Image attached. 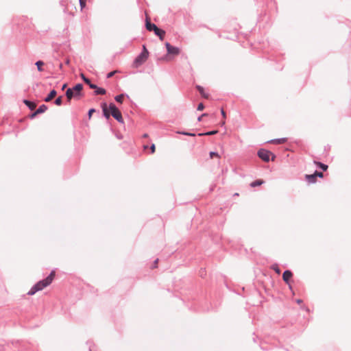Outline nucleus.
I'll list each match as a JSON object with an SVG mask.
<instances>
[{"label": "nucleus", "mask_w": 351, "mask_h": 351, "mask_svg": "<svg viewBox=\"0 0 351 351\" xmlns=\"http://www.w3.org/2000/svg\"><path fill=\"white\" fill-rule=\"evenodd\" d=\"M89 87H90V88H92V89H96V88H97V86H96L95 84H92V83L89 85Z\"/></svg>", "instance_id": "f704fd0d"}, {"label": "nucleus", "mask_w": 351, "mask_h": 351, "mask_svg": "<svg viewBox=\"0 0 351 351\" xmlns=\"http://www.w3.org/2000/svg\"><path fill=\"white\" fill-rule=\"evenodd\" d=\"M67 84H64L62 87V90H64L66 87Z\"/></svg>", "instance_id": "79ce46f5"}, {"label": "nucleus", "mask_w": 351, "mask_h": 351, "mask_svg": "<svg viewBox=\"0 0 351 351\" xmlns=\"http://www.w3.org/2000/svg\"><path fill=\"white\" fill-rule=\"evenodd\" d=\"M94 112H95V110H94V109H90V110H89V112H88V117H89V118H90V117H91L92 114H93Z\"/></svg>", "instance_id": "c9c22d12"}, {"label": "nucleus", "mask_w": 351, "mask_h": 351, "mask_svg": "<svg viewBox=\"0 0 351 351\" xmlns=\"http://www.w3.org/2000/svg\"><path fill=\"white\" fill-rule=\"evenodd\" d=\"M86 84H88V86L91 84L90 81L89 79L86 78V79H84V81Z\"/></svg>", "instance_id": "e433bc0d"}, {"label": "nucleus", "mask_w": 351, "mask_h": 351, "mask_svg": "<svg viewBox=\"0 0 351 351\" xmlns=\"http://www.w3.org/2000/svg\"><path fill=\"white\" fill-rule=\"evenodd\" d=\"M47 110V106L43 104L40 106H39V108L36 110V113L41 114V113L45 112Z\"/></svg>", "instance_id": "2eb2a0df"}, {"label": "nucleus", "mask_w": 351, "mask_h": 351, "mask_svg": "<svg viewBox=\"0 0 351 351\" xmlns=\"http://www.w3.org/2000/svg\"><path fill=\"white\" fill-rule=\"evenodd\" d=\"M95 93L97 95H105L106 94V90L103 88H99L97 87V88L95 89Z\"/></svg>", "instance_id": "a211bd4d"}, {"label": "nucleus", "mask_w": 351, "mask_h": 351, "mask_svg": "<svg viewBox=\"0 0 351 351\" xmlns=\"http://www.w3.org/2000/svg\"><path fill=\"white\" fill-rule=\"evenodd\" d=\"M123 98H124V95L123 94H121V95H117L115 97V100L119 102V103H122L123 101Z\"/></svg>", "instance_id": "6ab92c4d"}, {"label": "nucleus", "mask_w": 351, "mask_h": 351, "mask_svg": "<svg viewBox=\"0 0 351 351\" xmlns=\"http://www.w3.org/2000/svg\"><path fill=\"white\" fill-rule=\"evenodd\" d=\"M101 107H102V110H103V112H104V116L107 119H109L110 118V115L111 114V113H110V111L109 108H108L107 104L106 103L102 104Z\"/></svg>", "instance_id": "1a4fd4ad"}, {"label": "nucleus", "mask_w": 351, "mask_h": 351, "mask_svg": "<svg viewBox=\"0 0 351 351\" xmlns=\"http://www.w3.org/2000/svg\"><path fill=\"white\" fill-rule=\"evenodd\" d=\"M37 114H39V113H36V110L31 115V118H34Z\"/></svg>", "instance_id": "4c0bfd02"}, {"label": "nucleus", "mask_w": 351, "mask_h": 351, "mask_svg": "<svg viewBox=\"0 0 351 351\" xmlns=\"http://www.w3.org/2000/svg\"><path fill=\"white\" fill-rule=\"evenodd\" d=\"M315 163L319 166L320 168H322L324 171H326L328 169V166L326 165H324L319 162H315Z\"/></svg>", "instance_id": "412c9836"}, {"label": "nucleus", "mask_w": 351, "mask_h": 351, "mask_svg": "<svg viewBox=\"0 0 351 351\" xmlns=\"http://www.w3.org/2000/svg\"><path fill=\"white\" fill-rule=\"evenodd\" d=\"M263 183V180H256L254 182H252L251 184H250V186L252 187H256L257 186H260Z\"/></svg>", "instance_id": "f3484780"}, {"label": "nucleus", "mask_w": 351, "mask_h": 351, "mask_svg": "<svg viewBox=\"0 0 351 351\" xmlns=\"http://www.w3.org/2000/svg\"><path fill=\"white\" fill-rule=\"evenodd\" d=\"M167 53L169 55L177 56L180 53V49L178 47L171 45L169 43H165Z\"/></svg>", "instance_id": "423d86ee"}, {"label": "nucleus", "mask_w": 351, "mask_h": 351, "mask_svg": "<svg viewBox=\"0 0 351 351\" xmlns=\"http://www.w3.org/2000/svg\"><path fill=\"white\" fill-rule=\"evenodd\" d=\"M209 155H210V158L211 159L213 158L214 157H217L218 158H220V156L218 154V153L215 152H210Z\"/></svg>", "instance_id": "5701e85b"}, {"label": "nucleus", "mask_w": 351, "mask_h": 351, "mask_svg": "<svg viewBox=\"0 0 351 351\" xmlns=\"http://www.w3.org/2000/svg\"><path fill=\"white\" fill-rule=\"evenodd\" d=\"M83 85L81 84H76L73 88H68L66 91V96L69 101L73 97L80 98L82 95Z\"/></svg>", "instance_id": "f03ea898"}, {"label": "nucleus", "mask_w": 351, "mask_h": 351, "mask_svg": "<svg viewBox=\"0 0 351 351\" xmlns=\"http://www.w3.org/2000/svg\"><path fill=\"white\" fill-rule=\"evenodd\" d=\"M147 136H148V135H147V134H145L143 135V137H145V138H146V137H147Z\"/></svg>", "instance_id": "c03bdc74"}, {"label": "nucleus", "mask_w": 351, "mask_h": 351, "mask_svg": "<svg viewBox=\"0 0 351 351\" xmlns=\"http://www.w3.org/2000/svg\"><path fill=\"white\" fill-rule=\"evenodd\" d=\"M293 274L291 271L287 270L282 274V278L286 283H289V280L291 278Z\"/></svg>", "instance_id": "6e6552de"}, {"label": "nucleus", "mask_w": 351, "mask_h": 351, "mask_svg": "<svg viewBox=\"0 0 351 351\" xmlns=\"http://www.w3.org/2000/svg\"><path fill=\"white\" fill-rule=\"evenodd\" d=\"M197 90H199V93L204 97V98H208V94H206L204 93V88L203 87L200 86H197Z\"/></svg>", "instance_id": "dca6fc26"}, {"label": "nucleus", "mask_w": 351, "mask_h": 351, "mask_svg": "<svg viewBox=\"0 0 351 351\" xmlns=\"http://www.w3.org/2000/svg\"><path fill=\"white\" fill-rule=\"evenodd\" d=\"M150 149H151V152L152 154H154L156 151V146L154 144H152V146L150 147Z\"/></svg>", "instance_id": "2f4dec72"}, {"label": "nucleus", "mask_w": 351, "mask_h": 351, "mask_svg": "<svg viewBox=\"0 0 351 351\" xmlns=\"http://www.w3.org/2000/svg\"><path fill=\"white\" fill-rule=\"evenodd\" d=\"M204 108V106L202 103H200L198 106H197V110H203V109Z\"/></svg>", "instance_id": "c85d7f7f"}, {"label": "nucleus", "mask_w": 351, "mask_h": 351, "mask_svg": "<svg viewBox=\"0 0 351 351\" xmlns=\"http://www.w3.org/2000/svg\"><path fill=\"white\" fill-rule=\"evenodd\" d=\"M80 77H82V79L84 81V79H86L87 77H85V75L83 74V73H81L80 74Z\"/></svg>", "instance_id": "ea45409f"}, {"label": "nucleus", "mask_w": 351, "mask_h": 351, "mask_svg": "<svg viewBox=\"0 0 351 351\" xmlns=\"http://www.w3.org/2000/svg\"><path fill=\"white\" fill-rule=\"evenodd\" d=\"M158 259L157 258L154 261V265H153L152 268H157L158 267Z\"/></svg>", "instance_id": "473e14b6"}, {"label": "nucleus", "mask_w": 351, "mask_h": 351, "mask_svg": "<svg viewBox=\"0 0 351 351\" xmlns=\"http://www.w3.org/2000/svg\"><path fill=\"white\" fill-rule=\"evenodd\" d=\"M148 56L141 53L138 55L133 62V66L135 68L138 67L141 64H143L148 58Z\"/></svg>", "instance_id": "39448f33"}, {"label": "nucleus", "mask_w": 351, "mask_h": 351, "mask_svg": "<svg viewBox=\"0 0 351 351\" xmlns=\"http://www.w3.org/2000/svg\"><path fill=\"white\" fill-rule=\"evenodd\" d=\"M305 178H306V180L308 182H310V183H314V182H316V178H317V177H316V176H315V173H313V174H311V175H306V176H305Z\"/></svg>", "instance_id": "9b49d317"}, {"label": "nucleus", "mask_w": 351, "mask_h": 351, "mask_svg": "<svg viewBox=\"0 0 351 351\" xmlns=\"http://www.w3.org/2000/svg\"><path fill=\"white\" fill-rule=\"evenodd\" d=\"M154 33L156 35L159 36V38L161 40H162L164 39V37L165 35V32L164 30L158 28V31H155Z\"/></svg>", "instance_id": "f8f14e48"}, {"label": "nucleus", "mask_w": 351, "mask_h": 351, "mask_svg": "<svg viewBox=\"0 0 351 351\" xmlns=\"http://www.w3.org/2000/svg\"><path fill=\"white\" fill-rule=\"evenodd\" d=\"M62 97H58L56 101H55V104L57 105V106H60L62 104Z\"/></svg>", "instance_id": "393cba45"}, {"label": "nucleus", "mask_w": 351, "mask_h": 351, "mask_svg": "<svg viewBox=\"0 0 351 351\" xmlns=\"http://www.w3.org/2000/svg\"><path fill=\"white\" fill-rule=\"evenodd\" d=\"M218 132L217 130H213V131H210V132H208L206 133H204V134H199V136H203V135H207V136H209V135H213V134H215Z\"/></svg>", "instance_id": "4be33fe9"}, {"label": "nucleus", "mask_w": 351, "mask_h": 351, "mask_svg": "<svg viewBox=\"0 0 351 351\" xmlns=\"http://www.w3.org/2000/svg\"><path fill=\"white\" fill-rule=\"evenodd\" d=\"M116 72H117V71H112V72L108 73V75H107V77H108V78H110V77H112L114 75V73H115Z\"/></svg>", "instance_id": "7c9ffc66"}, {"label": "nucleus", "mask_w": 351, "mask_h": 351, "mask_svg": "<svg viewBox=\"0 0 351 351\" xmlns=\"http://www.w3.org/2000/svg\"><path fill=\"white\" fill-rule=\"evenodd\" d=\"M297 302H298V304H300V303L302 302V300H297Z\"/></svg>", "instance_id": "37998d69"}, {"label": "nucleus", "mask_w": 351, "mask_h": 351, "mask_svg": "<svg viewBox=\"0 0 351 351\" xmlns=\"http://www.w3.org/2000/svg\"><path fill=\"white\" fill-rule=\"evenodd\" d=\"M57 95V93L55 90H52L49 94L48 95V96L45 99V101L46 102H49L50 101L51 99H53Z\"/></svg>", "instance_id": "9d476101"}, {"label": "nucleus", "mask_w": 351, "mask_h": 351, "mask_svg": "<svg viewBox=\"0 0 351 351\" xmlns=\"http://www.w3.org/2000/svg\"><path fill=\"white\" fill-rule=\"evenodd\" d=\"M272 269L278 274H279L280 273V269L278 267V265H273Z\"/></svg>", "instance_id": "bb28decb"}, {"label": "nucleus", "mask_w": 351, "mask_h": 351, "mask_svg": "<svg viewBox=\"0 0 351 351\" xmlns=\"http://www.w3.org/2000/svg\"><path fill=\"white\" fill-rule=\"evenodd\" d=\"M225 124V121L223 120L222 122H221V125H223Z\"/></svg>", "instance_id": "a18cd8bd"}, {"label": "nucleus", "mask_w": 351, "mask_h": 351, "mask_svg": "<svg viewBox=\"0 0 351 351\" xmlns=\"http://www.w3.org/2000/svg\"><path fill=\"white\" fill-rule=\"evenodd\" d=\"M159 61H162V62H165V61H169L170 60V59L168 58V56H165V57H163V58H160L158 59Z\"/></svg>", "instance_id": "cd10ccee"}, {"label": "nucleus", "mask_w": 351, "mask_h": 351, "mask_svg": "<svg viewBox=\"0 0 351 351\" xmlns=\"http://www.w3.org/2000/svg\"><path fill=\"white\" fill-rule=\"evenodd\" d=\"M24 103L27 106L30 110H33L36 108V104L28 100H24Z\"/></svg>", "instance_id": "ddd939ff"}, {"label": "nucleus", "mask_w": 351, "mask_h": 351, "mask_svg": "<svg viewBox=\"0 0 351 351\" xmlns=\"http://www.w3.org/2000/svg\"><path fill=\"white\" fill-rule=\"evenodd\" d=\"M56 271H52L50 274L45 278L35 284L31 289L28 291L27 294L29 295H34L36 292L42 291L49 285H50L55 278Z\"/></svg>", "instance_id": "f257e3e1"}, {"label": "nucleus", "mask_w": 351, "mask_h": 351, "mask_svg": "<svg viewBox=\"0 0 351 351\" xmlns=\"http://www.w3.org/2000/svg\"><path fill=\"white\" fill-rule=\"evenodd\" d=\"M66 64H69V60L66 61Z\"/></svg>", "instance_id": "de8ad7c7"}, {"label": "nucleus", "mask_w": 351, "mask_h": 351, "mask_svg": "<svg viewBox=\"0 0 351 351\" xmlns=\"http://www.w3.org/2000/svg\"><path fill=\"white\" fill-rule=\"evenodd\" d=\"M145 26L148 31H158V27L156 25L151 23L149 19L147 17L146 19Z\"/></svg>", "instance_id": "0eeeda50"}, {"label": "nucleus", "mask_w": 351, "mask_h": 351, "mask_svg": "<svg viewBox=\"0 0 351 351\" xmlns=\"http://www.w3.org/2000/svg\"><path fill=\"white\" fill-rule=\"evenodd\" d=\"M147 147H148L147 145L144 146V149H147Z\"/></svg>", "instance_id": "49530a36"}, {"label": "nucleus", "mask_w": 351, "mask_h": 351, "mask_svg": "<svg viewBox=\"0 0 351 351\" xmlns=\"http://www.w3.org/2000/svg\"><path fill=\"white\" fill-rule=\"evenodd\" d=\"M185 135H189V136H195L194 134H191V133H184Z\"/></svg>", "instance_id": "a19ab883"}, {"label": "nucleus", "mask_w": 351, "mask_h": 351, "mask_svg": "<svg viewBox=\"0 0 351 351\" xmlns=\"http://www.w3.org/2000/svg\"><path fill=\"white\" fill-rule=\"evenodd\" d=\"M79 1H80L81 10H82L86 7V0H79Z\"/></svg>", "instance_id": "b1692460"}, {"label": "nucleus", "mask_w": 351, "mask_h": 351, "mask_svg": "<svg viewBox=\"0 0 351 351\" xmlns=\"http://www.w3.org/2000/svg\"><path fill=\"white\" fill-rule=\"evenodd\" d=\"M258 156L265 162H268L270 156H271V160H274L276 157L271 152L263 149H261L258 152Z\"/></svg>", "instance_id": "20e7f679"}, {"label": "nucleus", "mask_w": 351, "mask_h": 351, "mask_svg": "<svg viewBox=\"0 0 351 351\" xmlns=\"http://www.w3.org/2000/svg\"><path fill=\"white\" fill-rule=\"evenodd\" d=\"M286 141L285 138H278V139H274L269 141V143L272 144H282Z\"/></svg>", "instance_id": "4468645a"}, {"label": "nucleus", "mask_w": 351, "mask_h": 351, "mask_svg": "<svg viewBox=\"0 0 351 351\" xmlns=\"http://www.w3.org/2000/svg\"><path fill=\"white\" fill-rule=\"evenodd\" d=\"M206 115H207V114H205V113H204V114H202V115L198 118V121H202V117H205V116H206Z\"/></svg>", "instance_id": "58836bf2"}, {"label": "nucleus", "mask_w": 351, "mask_h": 351, "mask_svg": "<svg viewBox=\"0 0 351 351\" xmlns=\"http://www.w3.org/2000/svg\"><path fill=\"white\" fill-rule=\"evenodd\" d=\"M109 110L110 111L111 115L115 119H117L120 123H123V119L122 117L121 113L114 104H110Z\"/></svg>", "instance_id": "7ed1b4c3"}, {"label": "nucleus", "mask_w": 351, "mask_h": 351, "mask_svg": "<svg viewBox=\"0 0 351 351\" xmlns=\"http://www.w3.org/2000/svg\"><path fill=\"white\" fill-rule=\"evenodd\" d=\"M221 112L223 119H225L226 118V114L225 111L223 110V109L221 110Z\"/></svg>", "instance_id": "72a5a7b5"}, {"label": "nucleus", "mask_w": 351, "mask_h": 351, "mask_svg": "<svg viewBox=\"0 0 351 351\" xmlns=\"http://www.w3.org/2000/svg\"><path fill=\"white\" fill-rule=\"evenodd\" d=\"M314 173L315 174L316 177L323 178L324 176V174L322 172L315 171Z\"/></svg>", "instance_id": "c756f323"}, {"label": "nucleus", "mask_w": 351, "mask_h": 351, "mask_svg": "<svg viewBox=\"0 0 351 351\" xmlns=\"http://www.w3.org/2000/svg\"><path fill=\"white\" fill-rule=\"evenodd\" d=\"M36 65L37 66V68H38V70L39 71H43V69H42V66L44 65V62L43 61H37L36 62Z\"/></svg>", "instance_id": "aec40b11"}, {"label": "nucleus", "mask_w": 351, "mask_h": 351, "mask_svg": "<svg viewBox=\"0 0 351 351\" xmlns=\"http://www.w3.org/2000/svg\"><path fill=\"white\" fill-rule=\"evenodd\" d=\"M141 53L149 56V51H147L145 45L143 46V51L141 52Z\"/></svg>", "instance_id": "a878e982"}]
</instances>
